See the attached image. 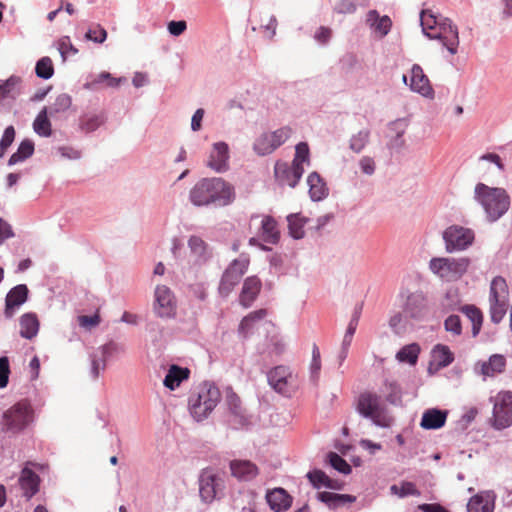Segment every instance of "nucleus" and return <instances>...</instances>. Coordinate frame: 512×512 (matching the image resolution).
I'll list each match as a JSON object with an SVG mask.
<instances>
[{"instance_id":"f257e3e1","label":"nucleus","mask_w":512,"mask_h":512,"mask_svg":"<svg viewBox=\"0 0 512 512\" xmlns=\"http://www.w3.org/2000/svg\"><path fill=\"white\" fill-rule=\"evenodd\" d=\"M189 199L195 206H227L235 199L234 188L222 178H203L190 190Z\"/></svg>"},{"instance_id":"f03ea898","label":"nucleus","mask_w":512,"mask_h":512,"mask_svg":"<svg viewBox=\"0 0 512 512\" xmlns=\"http://www.w3.org/2000/svg\"><path fill=\"white\" fill-rule=\"evenodd\" d=\"M420 23L426 37L440 41L452 55L458 52L459 33L452 20L441 15H434L430 11H422Z\"/></svg>"},{"instance_id":"7ed1b4c3","label":"nucleus","mask_w":512,"mask_h":512,"mask_svg":"<svg viewBox=\"0 0 512 512\" xmlns=\"http://www.w3.org/2000/svg\"><path fill=\"white\" fill-rule=\"evenodd\" d=\"M474 200L483 208L490 223L499 220L510 208V196L504 188L490 187L484 183L476 184Z\"/></svg>"},{"instance_id":"20e7f679","label":"nucleus","mask_w":512,"mask_h":512,"mask_svg":"<svg viewBox=\"0 0 512 512\" xmlns=\"http://www.w3.org/2000/svg\"><path fill=\"white\" fill-rule=\"evenodd\" d=\"M220 399L219 388L212 382H203L189 396L188 406L191 416L198 422L206 419Z\"/></svg>"},{"instance_id":"39448f33","label":"nucleus","mask_w":512,"mask_h":512,"mask_svg":"<svg viewBox=\"0 0 512 512\" xmlns=\"http://www.w3.org/2000/svg\"><path fill=\"white\" fill-rule=\"evenodd\" d=\"M34 421V410L27 400H21L3 412L1 418L2 431L18 434Z\"/></svg>"},{"instance_id":"423d86ee","label":"nucleus","mask_w":512,"mask_h":512,"mask_svg":"<svg viewBox=\"0 0 512 512\" xmlns=\"http://www.w3.org/2000/svg\"><path fill=\"white\" fill-rule=\"evenodd\" d=\"M470 264L468 257H434L429 261V269L442 281L455 282L468 271Z\"/></svg>"},{"instance_id":"0eeeda50","label":"nucleus","mask_w":512,"mask_h":512,"mask_svg":"<svg viewBox=\"0 0 512 512\" xmlns=\"http://www.w3.org/2000/svg\"><path fill=\"white\" fill-rule=\"evenodd\" d=\"M291 134L292 129L289 126H283L272 132H263L255 138L252 150L257 156H268L282 146Z\"/></svg>"},{"instance_id":"6e6552de","label":"nucleus","mask_w":512,"mask_h":512,"mask_svg":"<svg viewBox=\"0 0 512 512\" xmlns=\"http://www.w3.org/2000/svg\"><path fill=\"white\" fill-rule=\"evenodd\" d=\"M442 238L446 252L455 253L468 249L475 240V233L470 228L454 224L443 231Z\"/></svg>"},{"instance_id":"1a4fd4ad","label":"nucleus","mask_w":512,"mask_h":512,"mask_svg":"<svg viewBox=\"0 0 512 512\" xmlns=\"http://www.w3.org/2000/svg\"><path fill=\"white\" fill-rule=\"evenodd\" d=\"M357 411L362 417L370 419L378 427L386 428L389 426L386 418L382 416L381 397L375 393L365 392L360 394Z\"/></svg>"},{"instance_id":"9d476101","label":"nucleus","mask_w":512,"mask_h":512,"mask_svg":"<svg viewBox=\"0 0 512 512\" xmlns=\"http://www.w3.org/2000/svg\"><path fill=\"white\" fill-rule=\"evenodd\" d=\"M512 424V392H500L494 402L493 426L501 430Z\"/></svg>"},{"instance_id":"9b49d317","label":"nucleus","mask_w":512,"mask_h":512,"mask_svg":"<svg viewBox=\"0 0 512 512\" xmlns=\"http://www.w3.org/2000/svg\"><path fill=\"white\" fill-rule=\"evenodd\" d=\"M293 376L289 368L283 365L276 366L267 374L269 385L279 394L291 396L295 386L292 383Z\"/></svg>"},{"instance_id":"f8f14e48","label":"nucleus","mask_w":512,"mask_h":512,"mask_svg":"<svg viewBox=\"0 0 512 512\" xmlns=\"http://www.w3.org/2000/svg\"><path fill=\"white\" fill-rule=\"evenodd\" d=\"M154 312L160 318H173L176 315V305L172 291L165 285L155 289Z\"/></svg>"},{"instance_id":"ddd939ff","label":"nucleus","mask_w":512,"mask_h":512,"mask_svg":"<svg viewBox=\"0 0 512 512\" xmlns=\"http://www.w3.org/2000/svg\"><path fill=\"white\" fill-rule=\"evenodd\" d=\"M409 88L412 92L418 93L424 98L434 99L435 97V91L430 80L424 74V71L419 64H413L411 67Z\"/></svg>"},{"instance_id":"4468645a","label":"nucleus","mask_w":512,"mask_h":512,"mask_svg":"<svg viewBox=\"0 0 512 512\" xmlns=\"http://www.w3.org/2000/svg\"><path fill=\"white\" fill-rule=\"evenodd\" d=\"M229 159V145L224 141H218L212 145L207 165L217 173H224L229 170Z\"/></svg>"},{"instance_id":"2eb2a0df","label":"nucleus","mask_w":512,"mask_h":512,"mask_svg":"<svg viewBox=\"0 0 512 512\" xmlns=\"http://www.w3.org/2000/svg\"><path fill=\"white\" fill-rule=\"evenodd\" d=\"M304 173V167H297V164L288 165L285 162L277 161L274 167V174L281 185H288L294 188Z\"/></svg>"},{"instance_id":"dca6fc26","label":"nucleus","mask_w":512,"mask_h":512,"mask_svg":"<svg viewBox=\"0 0 512 512\" xmlns=\"http://www.w3.org/2000/svg\"><path fill=\"white\" fill-rule=\"evenodd\" d=\"M28 294L29 290L25 284H18L8 291L4 309V315L7 319H11L15 310L28 300Z\"/></svg>"},{"instance_id":"f3484780","label":"nucleus","mask_w":512,"mask_h":512,"mask_svg":"<svg viewBox=\"0 0 512 512\" xmlns=\"http://www.w3.org/2000/svg\"><path fill=\"white\" fill-rule=\"evenodd\" d=\"M229 467L232 476L239 481H252L259 474L258 467L250 460L235 459L230 462Z\"/></svg>"},{"instance_id":"a211bd4d","label":"nucleus","mask_w":512,"mask_h":512,"mask_svg":"<svg viewBox=\"0 0 512 512\" xmlns=\"http://www.w3.org/2000/svg\"><path fill=\"white\" fill-rule=\"evenodd\" d=\"M496 495L493 491L480 492L470 498L467 504L468 512H493Z\"/></svg>"},{"instance_id":"6ab92c4d","label":"nucleus","mask_w":512,"mask_h":512,"mask_svg":"<svg viewBox=\"0 0 512 512\" xmlns=\"http://www.w3.org/2000/svg\"><path fill=\"white\" fill-rule=\"evenodd\" d=\"M259 235L264 243L277 245L281 238L279 225L276 219L270 215H265L262 218Z\"/></svg>"},{"instance_id":"aec40b11","label":"nucleus","mask_w":512,"mask_h":512,"mask_svg":"<svg viewBox=\"0 0 512 512\" xmlns=\"http://www.w3.org/2000/svg\"><path fill=\"white\" fill-rule=\"evenodd\" d=\"M219 478L210 473H203L199 478V494L206 503H211L218 494Z\"/></svg>"},{"instance_id":"412c9836","label":"nucleus","mask_w":512,"mask_h":512,"mask_svg":"<svg viewBox=\"0 0 512 512\" xmlns=\"http://www.w3.org/2000/svg\"><path fill=\"white\" fill-rule=\"evenodd\" d=\"M366 23L380 38L388 35L392 28L391 18L388 15L380 16L378 11L374 9L368 11Z\"/></svg>"},{"instance_id":"4be33fe9","label":"nucleus","mask_w":512,"mask_h":512,"mask_svg":"<svg viewBox=\"0 0 512 512\" xmlns=\"http://www.w3.org/2000/svg\"><path fill=\"white\" fill-rule=\"evenodd\" d=\"M425 298L422 293H412L407 297L404 313L414 320H422L426 315Z\"/></svg>"},{"instance_id":"5701e85b","label":"nucleus","mask_w":512,"mask_h":512,"mask_svg":"<svg viewBox=\"0 0 512 512\" xmlns=\"http://www.w3.org/2000/svg\"><path fill=\"white\" fill-rule=\"evenodd\" d=\"M447 416V410L429 408L424 411L420 421V426L425 430L440 429L445 425Z\"/></svg>"},{"instance_id":"b1692460","label":"nucleus","mask_w":512,"mask_h":512,"mask_svg":"<svg viewBox=\"0 0 512 512\" xmlns=\"http://www.w3.org/2000/svg\"><path fill=\"white\" fill-rule=\"evenodd\" d=\"M261 280L257 276L247 277L243 283L239 301L245 308L250 307L261 290Z\"/></svg>"},{"instance_id":"393cba45","label":"nucleus","mask_w":512,"mask_h":512,"mask_svg":"<svg viewBox=\"0 0 512 512\" xmlns=\"http://www.w3.org/2000/svg\"><path fill=\"white\" fill-rule=\"evenodd\" d=\"M267 503L271 510L283 512L288 510L292 504V497L283 488H275L266 495Z\"/></svg>"},{"instance_id":"a878e982","label":"nucleus","mask_w":512,"mask_h":512,"mask_svg":"<svg viewBox=\"0 0 512 512\" xmlns=\"http://www.w3.org/2000/svg\"><path fill=\"white\" fill-rule=\"evenodd\" d=\"M19 484L23 490V495L30 499L39 491L40 478L32 469L25 467L21 471Z\"/></svg>"},{"instance_id":"bb28decb","label":"nucleus","mask_w":512,"mask_h":512,"mask_svg":"<svg viewBox=\"0 0 512 512\" xmlns=\"http://www.w3.org/2000/svg\"><path fill=\"white\" fill-rule=\"evenodd\" d=\"M267 315L266 309H259L253 312H250L247 316H245L238 328V333L241 338L248 339L254 332L256 325L263 320Z\"/></svg>"},{"instance_id":"cd10ccee","label":"nucleus","mask_w":512,"mask_h":512,"mask_svg":"<svg viewBox=\"0 0 512 512\" xmlns=\"http://www.w3.org/2000/svg\"><path fill=\"white\" fill-rule=\"evenodd\" d=\"M307 184L309 186V196L312 201H322L328 196L329 189L323 178L317 172L314 171L308 175Z\"/></svg>"},{"instance_id":"c85d7f7f","label":"nucleus","mask_w":512,"mask_h":512,"mask_svg":"<svg viewBox=\"0 0 512 512\" xmlns=\"http://www.w3.org/2000/svg\"><path fill=\"white\" fill-rule=\"evenodd\" d=\"M189 375L190 370L188 368L172 364L166 373L163 385L169 390H175L183 381L189 378Z\"/></svg>"},{"instance_id":"c756f323","label":"nucleus","mask_w":512,"mask_h":512,"mask_svg":"<svg viewBox=\"0 0 512 512\" xmlns=\"http://www.w3.org/2000/svg\"><path fill=\"white\" fill-rule=\"evenodd\" d=\"M188 246L198 265L206 263L212 256L208 244L199 236L192 235L188 240Z\"/></svg>"},{"instance_id":"7c9ffc66","label":"nucleus","mask_w":512,"mask_h":512,"mask_svg":"<svg viewBox=\"0 0 512 512\" xmlns=\"http://www.w3.org/2000/svg\"><path fill=\"white\" fill-rule=\"evenodd\" d=\"M20 336L27 340H31L37 336L40 323L38 317L33 312L24 313L19 319Z\"/></svg>"},{"instance_id":"2f4dec72","label":"nucleus","mask_w":512,"mask_h":512,"mask_svg":"<svg viewBox=\"0 0 512 512\" xmlns=\"http://www.w3.org/2000/svg\"><path fill=\"white\" fill-rule=\"evenodd\" d=\"M317 499L326 504L330 509H337L341 506H344L346 503L354 502L356 497L349 494H338L323 491L317 494Z\"/></svg>"},{"instance_id":"473e14b6","label":"nucleus","mask_w":512,"mask_h":512,"mask_svg":"<svg viewBox=\"0 0 512 512\" xmlns=\"http://www.w3.org/2000/svg\"><path fill=\"white\" fill-rule=\"evenodd\" d=\"M286 220L288 223V232L290 237L295 240L304 238V227L308 223L309 219L301 215V213H292L286 217Z\"/></svg>"},{"instance_id":"72a5a7b5","label":"nucleus","mask_w":512,"mask_h":512,"mask_svg":"<svg viewBox=\"0 0 512 512\" xmlns=\"http://www.w3.org/2000/svg\"><path fill=\"white\" fill-rule=\"evenodd\" d=\"M472 323V337H477L483 324L482 311L473 304H466L459 309Z\"/></svg>"},{"instance_id":"f704fd0d","label":"nucleus","mask_w":512,"mask_h":512,"mask_svg":"<svg viewBox=\"0 0 512 512\" xmlns=\"http://www.w3.org/2000/svg\"><path fill=\"white\" fill-rule=\"evenodd\" d=\"M34 142L30 139H24L20 142L16 152H14L8 159V166H14L18 163L24 162L34 154Z\"/></svg>"},{"instance_id":"c9c22d12","label":"nucleus","mask_w":512,"mask_h":512,"mask_svg":"<svg viewBox=\"0 0 512 512\" xmlns=\"http://www.w3.org/2000/svg\"><path fill=\"white\" fill-rule=\"evenodd\" d=\"M21 78L16 75L10 76L5 81L0 80V100L10 98L15 100L21 93Z\"/></svg>"},{"instance_id":"e433bc0d","label":"nucleus","mask_w":512,"mask_h":512,"mask_svg":"<svg viewBox=\"0 0 512 512\" xmlns=\"http://www.w3.org/2000/svg\"><path fill=\"white\" fill-rule=\"evenodd\" d=\"M506 367V359L501 354H493L487 362L481 365V373L484 376H494L497 373H502Z\"/></svg>"},{"instance_id":"4c0bfd02","label":"nucleus","mask_w":512,"mask_h":512,"mask_svg":"<svg viewBox=\"0 0 512 512\" xmlns=\"http://www.w3.org/2000/svg\"><path fill=\"white\" fill-rule=\"evenodd\" d=\"M233 269L226 268L221 277L218 290L223 297H227L241 280L239 273H233Z\"/></svg>"},{"instance_id":"58836bf2","label":"nucleus","mask_w":512,"mask_h":512,"mask_svg":"<svg viewBox=\"0 0 512 512\" xmlns=\"http://www.w3.org/2000/svg\"><path fill=\"white\" fill-rule=\"evenodd\" d=\"M49 116L48 108L45 106L38 113L33 122V129L35 133L41 137H49L52 134Z\"/></svg>"},{"instance_id":"ea45409f","label":"nucleus","mask_w":512,"mask_h":512,"mask_svg":"<svg viewBox=\"0 0 512 512\" xmlns=\"http://www.w3.org/2000/svg\"><path fill=\"white\" fill-rule=\"evenodd\" d=\"M420 346L417 343H411L403 346L397 353L396 359L401 363L415 365L420 354Z\"/></svg>"},{"instance_id":"a19ab883","label":"nucleus","mask_w":512,"mask_h":512,"mask_svg":"<svg viewBox=\"0 0 512 512\" xmlns=\"http://www.w3.org/2000/svg\"><path fill=\"white\" fill-rule=\"evenodd\" d=\"M489 299L508 301V285L502 276H496L490 284Z\"/></svg>"},{"instance_id":"79ce46f5","label":"nucleus","mask_w":512,"mask_h":512,"mask_svg":"<svg viewBox=\"0 0 512 512\" xmlns=\"http://www.w3.org/2000/svg\"><path fill=\"white\" fill-rule=\"evenodd\" d=\"M432 356L437 363L438 368L449 366L454 361V355L449 347L437 344L432 350Z\"/></svg>"},{"instance_id":"37998d69","label":"nucleus","mask_w":512,"mask_h":512,"mask_svg":"<svg viewBox=\"0 0 512 512\" xmlns=\"http://www.w3.org/2000/svg\"><path fill=\"white\" fill-rule=\"evenodd\" d=\"M390 493L397 495L399 498L408 496H420L421 492L417 489L416 485L410 481H402L400 485L393 484L390 486Z\"/></svg>"},{"instance_id":"c03bdc74","label":"nucleus","mask_w":512,"mask_h":512,"mask_svg":"<svg viewBox=\"0 0 512 512\" xmlns=\"http://www.w3.org/2000/svg\"><path fill=\"white\" fill-rule=\"evenodd\" d=\"M229 423L234 429H247L251 424V416L242 407L230 411Z\"/></svg>"},{"instance_id":"a18cd8bd","label":"nucleus","mask_w":512,"mask_h":512,"mask_svg":"<svg viewBox=\"0 0 512 512\" xmlns=\"http://www.w3.org/2000/svg\"><path fill=\"white\" fill-rule=\"evenodd\" d=\"M72 105V98L69 94H59L55 101L49 106L48 113L50 117H54L57 114L64 113L70 109Z\"/></svg>"},{"instance_id":"49530a36","label":"nucleus","mask_w":512,"mask_h":512,"mask_svg":"<svg viewBox=\"0 0 512 512\" xmlns=\"http://www.w3.org/2000/svg\"><path fill=\"white\" fill-rule=\"evenodd\" d=\"M489 304L490 319L494 324H499L506 315L508 301L489 299Z\"/></svg>"},{"instance_id":"de8ad7c7","label":"nucleus","mask_w":512,"mask_h":512,"mask_svg":"<svg viewBox=\"0 0 512 512\" xmlns=\"http://www.w3.org/2000/svg\"><path fill=\"white\" fill-rule=\"evenodd\" d=\"M307 478L311 482L312 486L316 489H320L322 487L330 489L334 488L333 481L322 470L314 469L309 471Z\"/></svg>"},{"instance_id":"09e8293b","label":"nucleus","mask_w":512,"mask_h":512,"mask_svg":"<svg viewBox=\"0 0 512 512\" xmlns=\"http://www.w3.org/2000/svg\"><path fill=\"white\" fill-rule=\"evenodd\" d=\"M35 73L38 78L48 80L54 75V66L50 57L40 58L35 65Z\"/></svg>"},{"instance_id":"8fccbe9b","label":"nucleus","mask_w":512,"mask_h":512,"mask_svg":"<svg viewBox=\"0 0 512 512\" xmlns=\"http://www.w3.org/2000/svg\"><path fill=\"white\" fill-rule=\"evenodd\" d=\"M105 119L102 115L83 116L79 119V128L85 133H92L96 131Z\"/></svg>"},{"instance_id":"3c124183","label":"nucleus","mask_w":512,"mask_h":512,"mask_svg":"<svg viewBox=\"0 0 512 512\" xmlns=\"http://www.w3.org/2000/svg\"><path fill=\"white\" fill-rule=\"evenodd\" d=\"M369 137L370 131L368 129L360 130L350 138L349 148L355 153L362 152L369 141Z\"/></svg>"},{"instance_id":"603ef678","label":"nucleus","mask_w":512,"mask_h":512,"mask_svg":"<svg viewBox=\"0 0 512 512\" xmlns=\"http://www.w3.org/2000/svg\"><path fill=\"white\" fill-rule=\"evenodd\" d=\"M85 39L97 44H102L107 39V31L100 24L92 23L85 33Z\"/></svg>"},{"instance_id":"864d4df0","label":"nucleus","mask_w":512,"mask_h":512,"mask_svg":"<svg viewBox=\"0 0 512 512\" xmlns=\"http://www.w3.org/2000/svg\"><path fill=\"white\" fill-rule=\"evenodd\" d=\"M329 464L338 472L348 475L352 472V467L349 463L336 452H329L327 454Z\"/></svg>"},{"instance_id":"5fc2aeb1","label":"nucleus","mask_w":512,"mask_h":512,"mask_svg":"<svg viewBox=\"0 0 512 512\" xmlns=\"http://www.w3.org/2000/svg\"><path fill=\"white\" fill-rule=\"evenodd\" d=\"M385 388L387 394L385 396L386 401L394 406H400L402 404V391L400 386L396 382H385Z\"/></svg>"},{"instance_id":"6e6d98bb","label":"nucleus","mask_w":512,"mask_h":512,"mask_svg":"<svg viewBox=\"0 0 512 512\" xmlns=\"http://www.w3.org/2000/svg\"><path fill=\"white\" fill-rule=\"evenodd\" d=\"M90 362V376L95 380L99 377L100 372L106 369L107 360L94 350L90 354Z\"/></svg>"},{"instance_id":"4d7b16f0","label":"nucleus","mask_w":512,"mask_h":512,"mask_svg":"<svg viewBox=\"0 0 512 512\" xmlns=\"http://www.w3.org/2000/svg\"><path fill=\"white\" fill-rule=\"evenodd\" d=\"M309 156L310 151L308 144L306 142H300L295 147V156L292 161V164H297V167H303V164L305 162L309 163Z\"/></svg>"},{"instance_id":"13d9d810","label":"nucleus","mask_w":512,"mask_h":512,"mask_svg":"<svg viewBox=\"0 0 512 512\" xmlns=\"http://www.w3.org/2000/svg\"><path fill=\"white\" fill-rule=\"evenodd\" d=\"M16 131L14 126L9 125L5 128L3 135L0 139V159L4 157L8 148L15 140Z\"/></svg>"},{"instance_id":"bf43d9fd","label":"nucleus","mask_w":512,"mask_h":512,"mask_svg":"<svg viewBox=\"0 0 512 512\" xmlns=\"http://www.w3.org/2000/svg\"><path fill=\"white\" fill-rule=\"evenodd\" d=\"M58 51L65 61L68 56L76 55L78 53V49L72 44L69 36H62L58 40Z\"/></svg>"},{"instance_id":"052dcab7","label":"nucleus","mask_w":512,"mask_h":512,"mask_svg":"<svg viewBox=\"0 0 512 512\" xmlns=\"http://www.w3.org/2000/svg\"><path fill=\"white\" fill-rule=\"evenodd\" d=\"M96 352L99 353L102 357H104L107 361L113 357L115 354H118L123 351V348L120 344L110 341L97 349H95Z\"/></svg>"},{"instance_id":"680f3d73","label":"nucleus","mask_w":512,"mask_h":512,"mask_svg":"<svg viewBox=\"0 0 512 512\" xmlns=\"http://www.w3.org/2000/svg\"><path fill=\"white\" fill-rule=\"evenodd\" d=\"M444 328L447 332L454 336H460L462 334V323L458 315H450L444 321Z\"/></svg>"},{"instance_id":"e2e57ef3","label":"nucleus","mask_w":512,"mask_h":512,"mask_svg":"<svg viewBox=\"0 0 512 512\" xmlns=\"http://www.w3.org/2000/svg\"><path fill=\"white\" fill-rule=\"evenodd\" d=\"M10 366L7 356L0 357V389L5 388L9 382Z\"/></svg>"},{"instance_id":"0e129e2a","label":"nucleus","mask_w":512,"mask_h":512,"mask_svg":"<svg viewBox=\"0 0 512 512\" xmlns=\"http://www.w3.org/2000/svg\"><path fill=\"white\" fill-rule=\"evenodd\" d=\"M225 404L229 412L242 408L239 396L232 390L231 387L226 389Z\"/></svg>"},{"instance_id":"69168bd1","label":"nucleus","mask_w":512,"mask_h":512,"mask_svg":"<svg viewBox=\"0 0 512 512\" xmlns=\"http://www.w3.org/2000/svg\"><path fill=\"white\" fill-rule=\"evenodd\" d=\"M249 266V259L241 255L238 259H234L227 268H234L233 273H239V277L245 274Z\"/></svg>"},{"instance_id":"338daca9","label":"nucleus","mask_w":512,"mask_h":512,"mask_svg":"<svg viewBox=\"0 0 512 512\" xmlns=\"http://www.w3.org/2000/svg\"><path fill=\"white\" fill-rule=\"evenodd\" d=\"M107 78H111V74L106 71L101 72L100 74L93 76L91 80L87 81L84 84V88L87 90H96L100 84L106 82Z\"/></svg>"},{"instance_id":"774afa93","label":"nucleus","mask_w":512,"mask_h":512,"mask_svg":"<svg viewBox=\"0 0 512 512\" xmlns=\"http://www.w3.org/2000/svg\"><path fill=\"white\" fill-rule=\"evenodd\" d=\"M168 32L172 36H180L187 29V23L184 20L175 21L172 20L167 25Z\"/></svg>"}]
</instances>
